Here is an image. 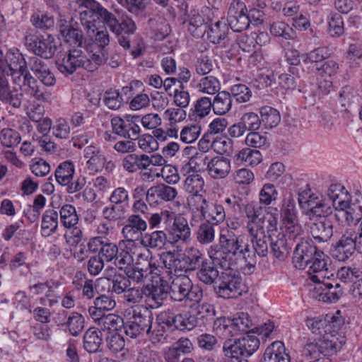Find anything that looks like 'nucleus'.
I'll return each mask as SVG.
<instances>
[{
  "instance_id": "1",
  "label": "nucleus",
  "mask_w": 362,
  "mask_h": 362,
  "mask_svg": "<svg viewBox=\"0 0 362 362\" xmlns=\"http://www.w3.org/2000/svg\"><path fill=\"white\" fill-rule=\"evenodd\" d=\"M209 256L216 260L222 268L230 267L235 257H243L248 267V272H252L255 266L254 252L245 235L235 236L233 233L221 234L219 244L214 245L208 250Z\"/></svg>"
},
{
  "instance_id": "2",
  "label": "nucleus",
  "mask_w": 362,
  "mask_h": 362,
  "mask_svg": "<svg viewBox=\"0 0 362 362\" xmlns=\"http://www.w3.org/2000/svg\"><path fill=\"white\" fill-rule=\"evenodd\" d=\"M303 232L299 223L296 204L292 198L285 202L281 209L279 231L276 240L273 241V256L284 260L289 251L288 240H294Z\"/></svg>"
},
{
  "instance_id": "3",
  "label": "nucleus",
  "mask_w": 362,
  "mask_h": 362,
  "mask_svg": "<svg viewBox=\"0 0 362 362\" xmlns=\"http://www.w3.org/2000/svg\"><path fill=\"white\" fill-rule=\"evenodd\" d=\"M1 71L8 75L20 74L23 76L25 92L31 98L42 103H49L52 93L41 86L28 70L27 62L21 53H7Z\"/></svg>"
},
{
  "instance_id": "4",
  "label": "nucleus",
  "mask_w": 362,
  "mask_h": 362,
  "mask_svg": "<svg viewBox=\"0 0 362 362\" xmlns=\"http://www.w3.org/2000/svg\"><path fill=\"white\" fill-rule=\"evenodd\" d=\"M298 202L302 214L310 219L332 214V207L327 198L315 192L308 183L298 189Z\"/></svg>"
},
{
  "instance_id": "5",
  "label": "nucleus",
  "mask_w": 362,
  "mask_h": 362,
  "mask_svg": "<svg viewBox=\"0 0 362 362\" xmlns=\"http://www.w3.org/2000/svg\"><path fill=\"white\" fill-rule=\"evenodd\" d=\"M344 343L345 337L338 332L327 333L318 339H308L303 349V355L310 358L332 356Z\"/></svg>"
},
{
  "instance_id": "6",
  "label": "nucleus",
  "mask_w": 362,
  "mask_h": 362,
  "mask_svg": "<svg viewBox=\"0 0 362 362\" xmlns=\"http://www.w3.org/2000/svg\"><path fill=\"white\" fill-rule=\"evenodd\" d=\"M132 317L123 324L127 336L134 339L146 337L149 334L153 323V314L144 305H133L129 309Z\"/></svg>"
},
{
  "instance_id": "7",
  "label": "nucleus",
  "mask_w": 362,
  "mask_h": 362,
  "mask_svg": "<svg viewBox=\"0 0 362 362\" xmlns=\"http://www.w3.org/2000/svg\"><path fill=\"white\" fill-rule=\"evenodd\" d=\"M170 299L182 305L198 303L203 298L202 290L193 284L187 276H176L168 285Z\"/></svg>"
},
{
  "instance_id": "8",
  "label": "nucleus",
  "mask_w": 362,
  "mask_h": 362,
  "mask_svg": "<svg viewBox=\"0 0 362 362\" xmlns=\"http://www.w3.org/2000/svg\"><path fill=\"white\" fill-rule=\"evenodd\" d=\"M189 208L193 211L200 212L205 222L217 226L226 218V211L221 204L207 201L203 196H196L188 199Z\"/></svg>"
},
{
  "instance_id": "9",
  "label": "nucleus",
  "mask_w": 362,
  "mask_h": 362,
  "mask_svg": "<svg viewBox=\"0 0 362 362\" xmlns=\"http://www.w3.org/2000/svg\"><path fill=\"white\" fill-rule=\"evenodd\" d=\"M243 281L239 274L230 269L225 268L221 272L214 287L219 297L228 299L240 296L243 292Z\"/></svg>"
},
{
  "instance_id": "10",
  "label": "nucleus",
  "mask_w": 362,
  "mask_h": 362,
  "mask_svg": "<svg viewBox=\"0 0 362 362\" xmlns=\"http://www.w3.org/2000/svg\"><path fill=\"white\" fill-rule=\"evenodd\" d=\"M232 330L230 333L232 335H236L239 333L250 332L257 333L262 337L263 339H267L270 337L272 333V324L270 320L264 323L259 327H255L253 320L247 313L240 312L236 313L231 318Z\"/></svg>"
},
{
  "instance_id": "11",
  "label": "nucleus",
  "mask_w": 362,
  "mask_h": 362,
  "mask_svg": "<svg viewBox=\"0 0 362 362\" xmlns=\"http://www.w3.org/2000/svg\"><path fill=\"white\" fill-rule=\"evenodd\" d=\"M259 340L253 335H246L237 339H228L223 345L225 356H250L259 348Z\"/></svg>"
},
{
  "instance_id": "12",
  "label": "nucleus",
  "mask_w": 362,
  "mask_h": 362,
  "mask_svg": "<svg viewBox=\"0 0 362 362\" xmlns=\"http://www.w3.org/2000/svg\"><path fill=\"white\" fill-rule=\"evenodd\" d=\"M308 287L312 298L325 303L336 302L341 296V292L339 290V284L335 286L329 279L310 280Z\"/></svg>"
},
{
  "instance_id": "13",
  "label": "nucleus",
  "mask_w": 362,
  "mask_h": 362,
  "mask_svg": "<svg viewBox=\"0 0 362 362\" xmlns=\"http://www.w3.org/2000/svg\"><path fill=\"white\" fill-rule=\"evenodd\" d=\"M84 49L73 47L67 50L57 61L58 70L65 76H69L78 68H84Z\"/></svg>"
},
{
  "instance_id": "14",
  "label": "nucleus",
  "mask_w": 362,
  "mask_h": 362,
  "mask_svg": "<svg viewBox=\"0 0 362 362\" xmlns=\"http://www.w3.org/2000/svg\"><path fill=\"white\" fill-rule=\"evenodd\" d=\"M140 117L139 116H126L124 118L114 117L111 119L113 132L122 137L136 140L139 136Z\"/></svg>"
},
{
  "instance_id": "15",
  "label": "nucleus",
  "mask_w": 362,
  "mask_h": 362,
  "mask_svg": "<svg viewBox=\"0 0 362 362\" xmlns=\"http://www.w3.org/2000/svg\"><path fill=\"white\" fill-rule=\"evenodd\" d=\"M146 302L151 308L163 305L169 295L168 283L163 278L144 285Z\"/></svg>"
},
{
  "instance_id": "16",
  "label": "nucleus",
  "mask_w": 362,
  "mask_h": 362,
  "mask_svg": "<svg viewBox=\"0 0 362 362\" xmlns=\"http://www.w3.org/2000/svg\"><path fill=\"white\" fill-rule=\"evenodd\" d=\"M147 222L140 216L130 215L122 229V234L125 240L119 241V245L127 243L129 245H134L136 240L140 238H142V233L147 229Z\"/></svg>"
},
{
  "instance_id": "17",
  "label": "nucleus",
  "mask_w": 362,
  "mask_h": 362,
  "mask_svg": "<svg viewBox=\"0 0 362 362\" xmlns=\"http://www.w3.org/2000/svg\"><path fill=\"white\" fill-rule=\"evenodd\" d=\"M262 207H256L252 203L245 205V213L249 220L246 228L250 235H257L259 230L272 226V221L262 215Z\"/></svg>"
},
{
  "instance_id": "18",
  "label": "nucleus",
  "mask_w": 362,
  "mask_h": 362,
  "mask_svg": "<svg viewBox=\"0 0 362 362\" xmlns=\"http://www.w3.org/2000/svg\"><path fill=\"white\" fill-rule=\"evenodd\" d=\"M245 11H247L245 4L240 1H233L228 9V25L235 32H242L246 30L251 20L250 16L247 15Z\"/></svg>"
},
{
  "instance_id": "19",
  "label": "nucleus",
  "mask_w": 362,
  "mask_h": 362,
  "mask_svg": "<svg viewBox=\"0 0 362 362\" xmlns=\"http://www.w3.org/2000/svg\"><path fill=\"white\" fill-rule=\"evenodd\" d=\"M27 66L35 76L37 82L47 91V87L54 86L55 76L45 60L36 56L33 57L29 58Z\"/></svg>"
},
{
  "instance_id": "20",
  "label": "nucleus",
  "mask_w": 362,
  "mask_h": 362,
  "mask_svg": "<svg viewBox=\"0 0 362 362\" xmlns=\"http://www.w3.org/2000/svg\"><path fill=\"white\" fill-rule=\"evenodd\" d=\"M329 258L322 251L317 252L316 256L310 262L308 276L310 280L327 279L333 276L332 270L329 268Z\"/></svg>"
},
{
  "instance_id": "21",
  "label": "nucleus",
  "mask_w": 362,
  "mask_h": 362,
  "mask_svg": "<svg viewBox=\"0 0 362 362\" xmlns=\"http://www.w3.org/2000/svg\"><path fill=\"white\" fill-rule=\"evenodd\" d=\"M327 195L328 197L327 200L331 204L332 210L334 209L336 213L346 208L351 200V196L348 190L339 183L330 185Z\"/></svg>"
},
{
  "instance_id": "22",
  "label": "nucleus",
  "mask_w": 362,
  "mask_h": 362,
  "mask_svg": "<svg viewBox=\"0 0 362 362\" xmlns=\"http://www.w3.org/2000/svg\"><path fill=\"white\" fill-rule=\"evenodd\" d=\"M28 44L30 49L37 56L45 59L52 58L57 50V47L54 44V37L49 34L30 38Z\"/></svg>"
},
{
  "instance_id": "23",
  "label": "nucleus",
  "mask_w": 362,
  "mask_h": 362,
  "mask_svg": "<svg viewBox=\"0 0 362 362\" xmlns=\"http://www.w3.org/2000/svg\"><path fill=\"white\" fill-rule=\"evenodd\" d=\"M320 250L308 241H301L295 249L293 256V264L299 269H305L316 256Z\"/></svg>"
},
{
  "instance_id": "24",
  "label": "nucleus",
  "mask_w": 362,
  "mask_h": 362,
  "mask_svg": "<svg viewBox=\"0 0 362 362\" xmlns=\"http://www.w3.org/2000/svg\"><path fill=\"white\" fill-rule=\"evenodd\" d=\"M173 223L168 230V234L175 243H188L191 237V228L187 220L179 215L173 216Z\"/></svg>"
},
{
  "instance_id": "25",
  "label": "nucleus",
  "mask_w": 362,
  "mask_h": 362,
  "mask_svg": "<svg viewBox=\"0 0 362 362\" xmlns=\"http://www.w3.org/2000/svg\"><path fill=\"white\" fill-rule=\"evenodd\" d=\"M6 74L0 71V100L12 106L19 108L22 104L23 94L16 90H11Z\"/></svg>"
},
{
  "instance_id": "26",
  "label": "nucleus",
  "mask_w": 362,
  "mask_h": 362,
  "mask_svg": "<svg viewBox=\"0 0 362 362\" xmlns=\"http://www.w3.org/2000/svg\"><path fill=\"white\" fill-rule=\"evenodd\" d=\"M353 240V233L346 231L332 250L333 257L341 262H344L351 257L356 250Z\"/></svg>"
},
{
  "instance_id": "27",
  "label": "nucleus",
  "mask_w": 362,
  "mask_h": 362,
  "mask_svg": "<svg viewBox=\"0 0 362 362\" xmlns=\"http://www.w3.org/2000/svg\"><path fill=\"white\" fill-rule=\"evenodd\" d=\"M335 218L343 225H356L362 218V205L350 202L335 214Z\"/></svg>"
},
{
  "instance_id": "28",
  "label": "nucleus",
  "mask_w": 362,
  "mask_h": 362,
  "mask_svg": "<svg viewBox=\"0 0 362 362\" xmlns=\"http://www.w3.org/2000/svg\"><path fill=\"white\" fill-rule=\"evenodd\" d=\"M207 165L206 172L214 179L225 178L230 171V160L221 156L211 157Z\"/></svg>"
},
{
  "instance_id": "29",
  "label": "nucleus",
  "mask_w": 362,
  "mask_h": 362,
  "mask_svg": "<svg viewBox=\"0 0 362 362\" xmlns=\"http://www.w3.org/2000/svg\"><path fill=\"white\" fill-rule=\"evenodd\" d=\"M59 33L62 39L75 47L83 48V35L82 31L69 23L64 22L59 26Z\"/></svg>"
},
{
  "instance_id": "30",
  "label": "nucleus",
  "mask_w": 362,
  "mask_h": 362,
  "mask_svg": "<svg viewBox=\"0 0 362 362\" xmlns=\"http://www.w3.org/2000/svg\"><path fill=\"white\" fill-rule=\"evenodd\" d=\"M216 260L205 259L197 269L198 279L207 285L216 284L219 278V272L215 264Z\"/></svg>"
},
{
  "instance_id": "31",
  "label": "nucleus",
  "mask_w": 362,
  "mask_h": 362,
  "mask_svg": "<svg viewBox=\"0 0 362 362\" xmlns=\"http://www.w3.org/2000/svg\"><path fill=\"white\" fill-rule=\"evenodd\" d=\"M332 316L327 315L325 317H308L305 324L308 328L315 334L322 335L326 334L327 333L337 332L335 329H333L334 325L332 320Z\"/></svg>"
},
{
  "instance_id": "32",
  "label": "nucleus",
  "mask_w": 362,
  "mask_h": 362,
  "mask_svg": "<svg viewBox=\"0 0 362 362\" xmlns=\"http://www.w3.org/2000/svg\"><path fill=\"white\" fill-rule=\"evenodd\" d=\"M266 229L267 235H266L265 230L264 228L262 230H259V231H257V235H250V242L252 244L250 250L254 252L255 262L256 254H257L259 257H266L268 253V244L267 239L270 241L272 235L269 233V228Z\"/></svg>"
},
{
  "instance_id": "33",
  "label": "nucleus",
  "mask_w": 362,
  "mask_h": 362,
  "mask_svg": "<svg viewBox=\"0 0 362 362\" xmlns=\"http://www.w3.org/2000/svg\"><path fill=\"white\" fill-rule=\"evenodd\" d=\"M204 26L207 38L214 44H219L224 40L229 30L228 25L223 21H217L209 25L205 24Z\"/></svg>"
},
{
  "instance_id": "34",
  "label": "nucleus",
  "mask_w": 362,
  "mask_h": 362,
  "mask_svg": "<svg viewBox=\"0 0 362 362\" xmlns=\"http://www.w3.org/2000/svg\"><path fill=\"white\" fill-rule=\"evenodd\" d=\"M310 233L319 243L327 242L333 235L332 224L327 220L313 223L310 226Z\"/></svg>"
},
{
  "instance_id": "35",
  "label": "nucleus",
  "mask_w": 362,
  "mask_h": 362,
  "mask_svg": "<svg viewBox=\"0 0 362 362\" xmlns=\"http://www.w3.org/2000/svg\"><path fill=\"white\" fill-rule=\"evenodd\" d=\"M211 102L214 113L217 115H224L230 110L233 100L230 93L219 91Z\"/></svg>"
},
{
  "instance_id": "36",
  "label": "nucleus",
  "mask_w": 362,
  "mask_h": 362,
  "mask_svg": "<svg viewBox=\"0 0 362 362\" xmlns=\"http://www.w3.org/2000/svg\"><path fill=\"white\" fill-rule=\"evenodd\" d=\"M58 213L52 209L46 210L42 216L41 233L48 237L55 233L58 228Z\"/></svg>"
},
{
  "instance_id": "37",
  "label": "nucleus",
  "mask_w": 362,
  "mask_h": 362,
  "mask_svg": "<svg viewBox=\"0 0 362 362\" xmlns=\"http://www.w3.org/2000/svg\"><path fill=\"white\" fill-rule=\"evenodd\" d=\"M167 240V235L163 230H155L146 233L142 237L141 244L146 247L161 250Z\"/></svg>"
},
{
  "instance_id": "38",
  "label": "nucleus",
  "mask_w": 362,
  "mask_h": 362,
  "mask_svg": "<svg viewBox=\"0 0 362 362\" xmlns=\"http://www.w3.org/2000/svg\"><path fill=\"white\" fill-rule=\"evenodd\" d=\"M103 341V334L100 329L89 328L83 336V347L89 353H95Z\"/></svg>"
},
{
  "instance_id": "39",
  "label": "nucleus",
  "mask_w": 362,
  "mask_h": 362,
  "mask_svg": "<svg viewBox=\"0 0 362 362\" xmlns=\"http://www.w3.org/2000/svg\"><path fill=\"white\" fill-rule=\"evenodd\" d=\"M85 320L82 315L72 312L67 317L66 322L60 320L58 325L66 326L72 336H78L84 329Z\"/></svg>"
},
{
  "instance_id": "40",
  "label": "nucleus",
  "mask_w": 362,
  "mask_h": 362,
  "mask_svg": "<svg viewBox=\"0 0 362 362\" xmlns=\"http://www.w3.org/2000/svg\"><path fill=\"white\" fill-rule=\"evenodd\" d=\"M204 187V180L197 173L194 172L192 174L187 175L185 180L184 188L187 192L192 194L190 198L202 196L199 192L203 190Z\"/></svg>"
},
{
  "instance_id": "41",
  "label": "nucleus",
  "mask_w": 362,
  "mask_h": 362,
  "mask_svg": "<svg viewBox=\"0 0 362 362\" xmlns=\"http://www.w3.org/2000/svg\"><path fill=\"white\" fill-rule=\"evenodd\" d=\"M59 217L62 226L66 228L77 225L79 220L76 209L71 204H65L61 207Z\"/></svg>"
},
{
  "instance_id": "42",
  "label": "nucleus",
  "mask_w": 362,
  "mask_h": 362,
  "mask_svg": "<svg viewBox=\"0 0 362 362\" xmlns=\"http://www.w3.org/2000/svg\"><path fill=\"white\" fill-rule=\"evenodd\" d=\"M199 92L203 94L214 95L219 92L221 83L213 76H206L202 78L196 86Z\"/></svg>"
},
{
  "instance_id": "43",
  "label": "nucleus",
  "mask_w": 362,
  "mask_h": 362,
  "mask_svg": "<svg viewBox=\"0 0 362 362\" xmlns=\"http://www.w3.org/2000/svg\"><path fill=\"white\" fill-rule=\"evenodd\" d=\"M74 174V166L70 161H64L61 163L55 170V177L57 182L66 186L71 181Z\"/></svg>"
},
{
  "instance_id": "44",
  "label": "nucleus",
  "mask_w": 362,
  "mask_h": 362,
  "mask_svg": "<svg viewBox=\"0 0 362 362\" xmlns=\"http://www.w3.org/2000/svg\"><path fill=\"white\" fill-rule=\"evenodd\" d=\"M123 244L125 245V248L119 250V255H116L112 262L117 269L125 271L134 263L133 255L130 253L134 245H129L127 243Z\"/></svg>"
},
{
  "instance_id": "45",
  "label": "nucleus",
  "mask_w": 362,
  "mask_h": 362,
  "mask_svg": "<svg viewBox=\"0 0 362 362\" xmlns=\"http://www.w3.org/2000/svg\"><path fill=\"white\" fill-rule=\"evenodd\" d=\"M107 59L106 51L104 49L95 52H89L88 57L85 54L84 69L88 71H95L98 66L105 64Z\"/></svg>"
},
{
  "instance_id": "46",
  "label": "nucleus",
  "mask_w": 362,
  "mask_h": 362,
  "mask_svg": "<svg viewBox=\"0 0 362 362\" xmlns=\"http://www.w3.org/2000/svg\"><path fill=\"white\" fill-rule=\"evenodd\" d=\"M237 162H244L247 165L255 166L262 160V155L258 150L245 148L235 155Z\"/></svg>"
},
{
  "instance_id": "47",
  "label": "nucleus",
  "mask_w": 362,
  "mask_h": 362,
  "mask_svg": "<svg viewBox=\"0 0 362 362\" xmlns=\"http://www.w3.org/2000/svg\"><path fill=\"white\" fill-rule=\"evenodd\" d=\"M182 255L189 267V272L197 270L206 259L201 251L194 247L186 248Z\"/></svg>"
},
{
  "instance_id": "48",
  "label": "nucleus",
  "mask_w": 362,
  "mask_h": 362,
  "mask_svg": "<svg viewBox=\"0 0 362 362\" xmlns=\"http://www.w3.org/2000/svg\"><path fill=\"white\" fill-rule=\"evenodd\" d=\"M176 329L182 332L192 330L198 325L197 317L189 312L176 314Z\"/></svg>"
},
{
  "instance_id": "49",
  "label": "nucleus",
  "mask_w": 362,
  "mask_h": 362,
  "mask_svg": "<svg viewBox=\"0 0 362 362\" xmlns=\"http://www.w3.org/2000/svg\"><path fill=\"white\" fill-rule=\"evenodd\" d=\"M166 257H169L170 262L168 268L173 271L175 276H185L184 273L189 272V267L182 255L176 257L174 252L170 251L166 253Z\"/></svg>"
},
{
  "instance_id": "50",
  "label": "nucleus",
  "mask_w": 362,
  "mask_h": 362,
  "mask_svg": "<svg viewBox=\"0 0 362 362\" xmlns=\"http://www.w3.org/2000/svg\"><path fill=\"white\" fill-rule=\"evenodd\" d=\"M214 224L209 222L202 223L196 232L197 240L202 245H209L215 239Z\"/></svg>"
},
{
  "instance_id": "51",
  "label": "nucleus",
  "mask_w": 362,
  "mask_h": 362,
  "mask_svg": "<svg viewBox=\"0 0 362 362\" xmlns=\"http://www.w3.org/2000/svg\"><path fill=\"white\" fill-rule=\"evenodd\" d=\"M124 98L119 90L110 88L103 94V101L104 104L110 110H118L124 103Z\"/></svg>"
},
{
  "instance_id": "52",
  "label": "nucleus",
  "mask_w": 362,
  "mask_h": 362,
  "mask_svg": "<svg viewBox=\"0 0 362 362\" xmlns=\"http://www.w3.org/2000/svg\"><path fill=\"white\" fill-rule=\"evenodd\" d=\"M211 157L204 152H196L189 159L187 165L193 172L207 171Z\"/></svg>"
},
{
  "instance_id": "53",
  "label": "nucleus",
  "mask_w": 362,
  "mask_h": 362,
  "mask_svg": "<svg viewBox=\"0 0 362 362\" xmlns=\"http://www.w3.org/2000/svg\"><path fill=\"white\" fill-rule=\"evenodd\" d=\"M337 278L344 283H356L362 277V269L357 267H343L337 271Z\"/></svg>"
},
{
  "instance_id": "54",
  "label": "nucleus",
  "mask_w": 362,
  "mask_h": 362,
  "mask_svg": "<svg viewBox=\"0 0 362 362\" xmlns=\"http://www.w3.org/2000/svg\"><path fill=\"white\" fill-rule=\"evenodd\" d=\"M176 314L168 309L157 315L156 324L167 331L176 329Z\"/></svg>"
},
{
  "instance_id": "55",
  "label": "nucleus",
  "mask_w": 362,
  "mask_h": 362,
  "mask_svg": "<svg viewBox=\"0 0 362 362\" xmlns=\"http://www.w3.org/2000/svg\"><path fill=\"white\" fill-rule=\"evenodd\" d=\"M144 298H145L144 285L142 287H129L123 296L124 303L134 305H140Z\"/></svg>"
},
{
  "instance_id": "56",
  "label": "nucleus",
  "mask_w": 362,
  "mask_h": 362,
  "mask_svg": "<svg viewBox=\"0 0 362 362\" xmlns=\"http://www.w3.org/2000/svg\"><path fill=\"white\" fill-rule=\"evenodd\" d=\"M344 59L351 67H356L359 65L358 61L362 59V47L358 43L349 44Z\"/></svg>"
},
{
  "instance_id": "57",
  "label": "nucleus",
  "mask_w": 362,
  "mask_h": 362,
  "mask_svg": "<svg viewBox=\"0 0 362 362\" xmlns=\"http://www.w3.org/2000/svg\"><path fill=\"white\" fill-rule=\"evenodd\" d=\"M21 140L20 134L11 128H4L0 133L1 144L7 148L17 146Z\"/></svg>"
},
{
  "instance_id": "58",
  "label": "nucleus",
  "mask_w": 362,
  "mask_h": 362,
  "mask_svg": "<svg viewBox=\"0 0 362 362\" xmlns=\"http://www.w3.org/2000/svg\"><path fill=\"white\" fill-rule=\"evenodd\" d=\"M201 130L199 124L185 126L179 134L180 140L184 144H192L199 138Z\"/></svg>"
},
{
  "instance_id": "59",
  "label": "nucleus",
  "mask_w": 362,
  "mask_h": 362,
  "mask_svg": "<svg viewBox=\"0 0 362 362\" xmlns=\"http://www.w3.org/2000/svg\"><path fill=\"white\" fill-rule=\"evenodd\" d=\"M173 221V213L168 210H162L151 215L148 219L150 228L154 229L160 227L161 223L168 224Z\"/></svg>"
},
{
  "instance_id": "60",
  "label": "nucleus",
  "mask_w": 362,
  "mask_h": 362,
  "mask_svg": "<svg viewBox=\"0 0 362 362\" xmlns=\"http://www.w3.org/2000/svg\"><path fill=\"white\" fill-rule=\"evenodd\" d=\"M328 33L331 37H338L344 34V21L340 14L332 15L328 21Z\"/></svg>"
},
{
  "instance_id": "61",
  "label": "nucleus",
  "mask_w": 362,
  "mask_h": 362,
  "mask_svg": "<svg viewBox=\"0 0 362 362\" xmlns=\"http://www.w3.org/2000/svg\"><path fill=\"white\" fill-rule=\"evenodd\" d=\"M124 211V208L122 205L110 203V205L103 209L102 214L105 219L110 221H116L123 217Z\"/></svg>"
},
{
  "instance_id": "62",
  "label": "nucleus",
  "mask_w": 362,
  "mask_h": 362,
  "mask_svg": "<svg viewBox=\"0 0 362 362\" xmlns=\"http://www.w3.org/2000/svg\"><path fill=\"white\" fill-rule=\"evenodd\" d=\"M123 324V320L121 317L115 314L105 315L103 318L100 320L99 326L105 331H117Z\"/></svg>"
},
{
  "instance_id": "63",
  "label": "nucleus",
  "mask_w": 362,
  "mask_h": 362,
  "mask_svg": "<svg viewBox=\"0 0 362 362\" xmlns=\"http://www.w3.org/2000/svg\"><path fill=\"white\" fill-rule=\"evenodd\" d=\"M213 149L218 154L230 156L233 153V141L228 137H219L213 139Z\"/></svg>"
},
{
  "instance_id": "64",
  "label": "nucleus",
  "mask_w": 362,
  "mask_h": 362,
  "mask_svg": "<svg viewBox=\"0 0 362 362\" xmlns=\"http://www.w3.org/2000/svg\"><path fill=\"white\" fill-rule=\"evenodd\" d=\"M230 93L238 103H246L252 97V91L245 84L238 83L230 87Z\"/></svg>"
}]
</instances>
